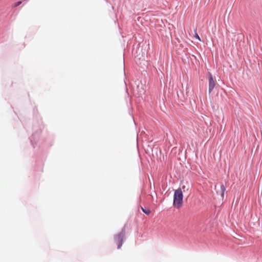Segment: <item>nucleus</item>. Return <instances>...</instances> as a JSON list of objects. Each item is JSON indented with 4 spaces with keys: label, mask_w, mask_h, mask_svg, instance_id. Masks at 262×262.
Instances as JSON below:
<instances>
[{
    "label": "nucleus",
    "mask_w": 262,
    "mask_h": 262,
    "mask_svg": "<svg viewBox=\"0 0 262 262\" xmlns=\"http://www.w3.org/2000/svg\"><path fill=\"white\" fill-rule=\"evenodd\" d=\"M183 194L181 189H178L174 191L173 196V206L179 208L182 205Z\"/></svg>",
    "instance_id": "obj_1"
},
{
    "label": "nucleus",
    "mask_w": 262,
    "mask_h": 262,
    "mask_svg": "<svg viewBox=\"0 0 262 262\" xmlns=\"http://www.w3.org/2000/svg\"><path fill=\"white\" fill-rule=\"evenodd\" d=\"M124 233L121 232L114 236V241L115 244L117 245V248L120 249L123 243V239Z\"/></svg>",
    "instance_id": "obj_2"
},
{
    "label": "nucleus",
    "mask_w": 262,
    "mask_h": 262,
    "mask_svg": "<svg viewBox=\"0 0 262 262\" xmlns=\"http://www.w3.org/2000/svg\"><path fill=\"white\" fill-rule=\"evenodd\" d=\"M208 75H209V78H208V79H209V89H208V91H209V93H210L212 91L214 88L215 87V81L213 79V77L212 74L210 72L208 73Z\"/></svg>",
    "instance_id": "obj_3"
},
{
    "label": "nucleus",
    "mask_w": 262,
    "mask_h": 262,
    "mask_svg": "<svg viewBox=\"0 0 262 262\" xmlns=\"http://www.w3.org/2000/svg\"><path fill=\"white\" fill-rule=\"evenodd\" d=\"M221 195L222 198H223L224 196V193L226 190V188L223 185H222L221 186Z\"/></svg>",
    "instance_id": "obj_4"
},
{
    "label": "nucleus",
    "mask_w": 262,
    "mask_h": 262,
    "mask_svg": "<svg viewBox=\"0 0 262 262\" xmlns=\"http://www.w3.org/2000/svg\"><path fill=\"white\" fill-rule=\"evenodd\" d=\"M141 209L145 214H149L150 213V210L148 209H144L142 207H141Z\"/></svg>",
    "instance_id": "obj_5"
},
{
    "label": "nucleus",
    "mask_w": 262,
    "mask_h": 262,
    "mask_svg": "<svg viewBox=\"0 0 262 262\" xmlns=\"http://www.w3.org/2000/svg\"><path fill=\"white\" fill-rule=\"evenodd\" d=\"M194 37L198 39L199 41H201V38L200 37H199V35L198 34V33H196V30H195V34H194Z\"/></svg>",
    "instance_id": "obj_6"
},
{
    "label": "nucleus",
    "mask_w": 262,
    "mask_h": 262,
    "mask_svg": "<svg viewBox=\"0 0 262 262\" xmlns=\"http://www.w3.org/2000/svg\"><path fill=\"white\" fill-rule=\"evenodd\" d=\"M21 4V1L17 2L15 4H14V7H17L19 5H20Z\"/></svg>",
    "instance_id": "obj_7"
}]
</instances>
